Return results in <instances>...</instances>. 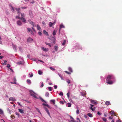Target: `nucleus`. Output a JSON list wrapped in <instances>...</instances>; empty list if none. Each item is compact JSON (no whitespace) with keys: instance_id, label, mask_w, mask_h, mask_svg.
<instances>
[{"instance_id":"423d86ee","label":"nucleus","mask_w":122,"mask_h":122,"mask_svg":"<svg viewBox=\"0 0 122 122\" xmlns=\"http://www.w3.org/2000/svg\"><path fill=\"white\" fill-rule=\"evenodd\" d=\"M91 102L92 104H97V103L96 102V101L95 100H91Z\"/></svg>"},{"instance_id":"2eb2a0df","label":"nucleus","mask_w":122,"mask_h":122,"mask_svg":"<svg viewBox=\"0 0 122 122\" xmlns=\"http://www.w3.org/2000/svg\"><path fill=\"white\" fill-rule=\"evenodd\" d=\"M37 30H39L40 31L41 30V27L39 25H37Z\"/></svg>"},{"instance_id":"0eeeda50","label":"nucleus","mask_w":122,"mask_h":122,"mask_svg":"<svg viewBox=\"0 0 122 122\" xmlns=\"http://www.w3.org/2000/svg\"><path fill=\"white\" fill-rule=\"evenodd\" d=\"M45 110L46 111V112H47L49 116H50V117H51L50 114V113L49 111L48 110V109L45 107Z\"/></svg>"},{"instance_id":"c85d7f7f","label":"nucleus","mask_w":122,"mask_h":122,"mask_svg":"<svg viewBox=\"0 0 122 122\" xmlns=\"http://www.w3.org/2000/svg\"><path fill=\"white\" fill-rule=\"evenodd\" d=\"M27 83L29 84H30L31 83V81L30 80L28 79L27 80Z\"/></svg>"},{"instance_id":"f03ea898","label":"nucleus","mask_w":122,"mask_h":122,"mask_svg":"<svg viewBox=\"0 0 122 122\" xmlns=\"http://www.w3.org/2000/svg\"><path fill=\"white\" fill-rule=\"evenodd\" d=\"M111 80H113L114 81H115V78L113 75H108L107 76L106 79V81Z\"/></svg>"},{"instance_id":"393cba45","label":"nucleus","mask_w":122,"mask_h":122,"mask_svg":"<svg viewBox=\"0 0 122 122\" xmlns=\"http://www.w3.org/2000/svg\"><path fill=\"white\" fill-rule=\"evenodd\" d=\"M65 28V26L63 25H61L60 26V29H61V28Z\"/></svg>"},{"instance_id":"f257e3e1","label":"nucleus","mask_w":122,"mask_h":122,"mask_svg":"<svg viewBox=\"0 0 122 122\" xmlns=\"http://www.w3.org/2000/svg\"><path fill=\"white\" fill-rule=\"evenodd\" d=\"M29 92L31 96L34 97L35 98L38 99L39 96L38 94L35 93L33 91L31 90Z\"/></svg>"},{"instance_id":"2f4dec72","label":"nucleus","mask_w":122,"mask_h":122,"mask_svg":"<svg viewBox=\"0 0 122 122\" xmlns=\"http://www.w3.org/2000/svg\"><path fill=\"white\" fill-rule=\"evenodd\" d=\"M55 30H54L53 33V35L54 36L56 35V31H55Z\"/></svg>"},{"instance_id":"680f3d73","label":"nucleus","mask_w":122,"mask_h":122,"mask_svg":"<svg viewBox=\"0 0 122 122\" xmlns=\"http://www.w3.org/2000/svg\"><path fill=\"white\" fill-rule=\"evenodd\" d=\"M16 79H14V83L15 84L16 83Z\"/></svg>"},{"instance_id":"052dcab7","label":"nucleus","mask_w":122,"mask_h":122,"mask_svg":"<svg viewBox=\"0 0 122 122\" xmlns=\"http://www.w3.org/2000/svg\"><path fill=\"white\" fill-rule=\"evenodd\" d=\"M63 93L62 92H61L59 93V95H61V96H63Z\"/></svg>"},{"instance_id":"6ab92c4d","label":"nucleus","mask_w":122,"mask_h":122,"mask_svg":"<svg viewBox=\"0 0 122 122\" xmlns=\"http://www.w3.org/2000/svg\"><path fill=\"white\" fill-rule=\"evenodd\" d=\"M51 41H52V43L55 44L56 43V39L55 38H53L52 39Z\"/></svg>"},{"instance_id":"58836bf2","label":"nucleus","mask_w":122,"mask_h":122,"mask_svg":"<svg viewBox=\"0 0 122 122\" xmlns=\"http://www.w3.org/2000/svg\"><path fill=\"white\" fill-rule=\"evenodd\" d=\"M49 68L52 70V71H54L55 70V69L54 68L51 67H50Z\"/></svg>"},{"instance_id":"864d4df0","label":"nucleus","mask_w":122,"mask_h":122,"mask_svg":"<svg viewBox=\"0 0 122 122\" xmlns=\"http://www.w3.org/2000/svg\"><path fill=\"white\" fill-rule=\"evenodd\" d=\"M66 81L69 84L70 83V81L69 80H67Z\"/></svg>"},{"instance_id":"603ef678","label":"nucleus","mask_w":122,"mask_h":122,"mask_svg":"<svg viewBox=\"0 0 122 122\" xmlns=\"http://www.w3.org/2000/svg\"><path fill=\"white\" fill-rule=\"evenodd\" d=\"M21 17H19V16H17L16 17V18H18V19H21Z\"/></svg>"},{"instance_id":"de8ad7c7","label":"nucleus","mask_w":122,"mask_h":122,"mask_svg":"<svg viewBox=\"0 0 122 122\" xmlns=\"http://www.w3.org/2000/svg\"><path fill=\"white\" fill-rule=\"evenodd\" d=\"M77 122H81L79 118H77L76 119Z\"/></svg>"},{"instance_id":"7c9ffc66","label":"nucleus","mask_w":122,"mask_h":122,"mask_svg":"<svg viewBox=\"0 0 122 122\" xmlns=\"http://www.w3.org/2000/svg\"><path fill=\"white\" fill-rule=\"evenodd\" d=\"M25 16V14L24 13L21 14V17H24Z\"/></svg>"},{"instance_id":"9d476101","label":"nucleus","mask_w":122,"mask_h":122,"mask_svg":"<svg viewBox=\"0 0 122 122\" xmlns=\"http://www.w3.org/2000/svg\"><path fill=\"white\" fill-rule=\"evenodd\" d=\"M29 15L31 17H33V15L32 14V12L31 11H29Z\"/></svg>"},{"instance_id":"a18cd8bd","label":"nucleus","mask_w":122,"mask_h":122,"mask_svg":"<svg viewBox=\"0 0 122 122\" xmlns=\"http://www.w3.org/2000/svg\"><path fill=\"white\" fill-rule=\"evenodd\" d=\"M114 113V112L113 111H112L110 112V113L111 114H113Z\"/></svg>"},{"instance_id":"72a5a7b5","label":"nucleus","mask_w":122,"mask_h":122,"mask_svg":"<svg viewBox=\"0 0 122 122\" xmlns=\"http://www.w3.org/2000/svg\"><path fill=\"white\" fill-rule=\"evenodd\" d=\"M66 40H64L62 44V45L63 46L66 43Z\"/></svg>"},{"instance_id":"473e14b6","label":"nucleus","mask_w":122,"mask_h":122,"mask_svg":"<svg viewBox=\"0 0 122 122\" xmlns=\"http://www.w3.org/2000/svg\"><path fill=\"white\" fill-rule=\"evenodd\" d=\"M58 46H56L55 47V50L56 51H57L58 49Z\"/></svg>"},{"instance_id":"ddd939ff","label":"nucleus","mask_w":122,"mask_h":122,"mask_svg":"<svg viewBox=\"0 0 122 122\" xmlns=\"http://www.w3.org/2000/svg\"><path fill=\"white\" fill-rule=\"evenodd\" d=\"M19 112L21 114L24 113V111L23 110L20 109H18Z\"/></svg>"},{"instance_id":"4d7b16f0","label":"nucleus","mask_w":122,"mask_h":122,"mask_svg":"<svg viewBox=\"0 0 122 122\" xmlns=\"http://www.w3.org/2000/svg\"><path fill=\"white\" fill-rule=\"evenodd\" d=\"M54 88L55 89H56L57 87V86L56 85H55L54 86Z\"/></svg>"},{"instance_id":"f8f14e48","label":"nucleus","mask_w":122,"mask_h":122,"mask_svg":"<svg viewBox=\"0 0 122 122\" xmlns=\"http://www.w3.org/2000/svg\"><path fill=\"white\" fill-rule=\"evenodd\" d=\"M42 49L43 51H48V49L47 48H46L44 47L42 48Z\"/></svg>"},{"instance_id":"4be33fe9","label":"nucleus","mask_w":122,"mask_h":122,"mask_svg":"<svg viewBox=\"0 0 122 122\" xmlns=\"http://www.w3.org/2000/svg\"><path fill=\"white\" fill-rule=\"evenodd\" d=\"M68 70L70 72H73V70L72 68L70 67L68 68Z\"/></svg>"},{"instance_id":"774afa93","label":"nucleus","mask_w":122,"mask_h":122,"mask_svg":"<svg viewBox=\"0 0 122 122\" xmlns=\"http://www.w3.org/2000/svg\"><path fill=\"white\" fill-rule=\"evenodd\" d=\"M116 122H121V121L120 120H117Z\"/></svg>"},{"instance_id":"412c9836","label":"nucleus","mask_w":122,"mask_h":122,"mask_svg":"<svg viewBox=\"0 0 122 122\" xmlns=\"http://www.w3.org/2000/svg\"><path fill=\"white\" fill-rule=\"evenodd\" d=\"M70 119L71 120V122H76L75 121L74 119V118L71 116L70 117Z\"/></svg>"},{"instance_id":"a211bd4d","label":"nucleus","mask_w":122,"mask_h":122,"mask_svg":"<svg viewBox=\"0 0 122 122\" xmlns=\"http://www.w3.org/2000/svg\"><path fill=\"white\" fill-rule=\"evenodd\" d=\"M43 33L44 34L46 35L47 36L48 35V33L46 31V30H44L43 31Z\"/></svg>"},{"instance_id":"dca6fc26","label":"nucleus","mask_w":122,"mask_h":122,"mask_svg":"<svg viewBox=\"0 0 122 122\" xmlns=\"http://www.w3.org/2000/svg\"><path fill=\"white\" fill-rule=\"evenodd\" d=\"M51 103L53 104H54L55 103V101L54 100H52L50 101Z\"/></svg>"},{"instance_id":"49530a36","label":"nucleus","mask_w":122,"mask_h":122,"mask_svg":"<svg viewBox=\"0 0 122 122\" xmlns=\"http://www.w3.org/2000/svg\"><path fill=\"white\" fill-rule=\"evenodd\" d=\"M48 89L50 91H52V87H48Z\"/></svg>"},{"instance_id":"c756f323","label":"nucleus","mask_w":122,"mask_h":122,"mask_svg":"<svg viewBox=\"0 0 122 122\" xmlns=\"http://www.w3.org/2000/svg\"><path fill=\"white\" fill-rule=\"evenodd\" d=\"M53 25V23L51 22H50L49 24V25L50 27H51L52 25Z\"/></svg>"},{"instance_id":"1a4fd4ad","label":"nucleus","mask_w":122,"mask_h":122,"mask_svg":"<svg viewBox=\"0 0 122 122\" xmlns=\"http://www.w3.org/2000/svg\"><path fill=\"white\" fill-rule=\"evenodd\" d=\"M17 24L19 25H22V23L21 22V21L20 20H18L17 21Z\"/></svg>"},{"instance_id":"4c0bfd02","label":"nucleus","mask_w":122,"mask_h":122,"mask_svg":"<svg viewBox=\"0 0 122 122\" xmlns=\"http://www.w3.org/2000/svg\"><path fill=\"white\" fill-rule=\"evenodd\" d=\"M22 62L20 61L17 63V64L18 65L21 64H22Z\"/></svg>"},{"instance_id":"3c124183","label":"nucleus","mask_w":122,"mask_h":122,"mask_svg":"<svg viewBox=\"0 0 122 122\" xmlns=\"http://www.w3.org/2000/svg\"><path fill=\"white\" fill-rule=\"evenodd\" d=\"M15 114L18 117H20V114L19 113H17V112H16Z\"/></svg>"},{"instance_id":"a878e982","label":"nucleus","mask_w":122,"mask_h":122,"mask_svg":"<svg viewBox=\"0 0 122 122\" xmlns=\"http://www.w3.org/2000/svg\"><path fill=\"white\" fill-rule=\"evenodd\" d=\"M95 107L94 108L92 107V106H91L90 107V109L92 110V111H94L95 110Z\"/></svg>"},{"instance_id":"6e6d98bb","label":"nucleus","mask_w":122,"mask_h":122,"mask_svg":"<svg viewBox=\"0 0 122 122\" xmlns=\"http://www.w3.org/2000/svg\"><path fill=\"white\" fill-rule=\"evenodd\" d=\"M13 47L14 48L16 49V45H13Z\"/></svg>"},{"instance_id":"0e129e2a","label":"nucleus","mask_w":122,"mask_h":122,"mask_svg":"<svg viewBox=\"0 0 122 122\" xmlns=\"http://www.w3.org/2000/svg\"><path fill=\"white\" fill-rule=\"evenodd\" d=\"M21 8L23 9H24L26 8V7H21Z\"/></svg>"},{"instance_id":"9b49d317","label":"nucleus","mask_w":122,"mask_h":122,"mask_svg":"<svg viewBox=\"0 0 122 122\" xmlns=\"http://www.w3.org/2000/svg\"><path fill=\"white\" fill-rule=\"evenodd\" d=\"M33 41V40L30 37L28 38L27 41L28 42H30Z\"/></svg>"},{"instance_id":"6e6552de","label":"nucleus","mask_w":122,"mask_h":122,"mask_svg":"<svg viewBox=\"0 0 122 122\" xmlns=\"http://www.w3.org/2000/svg\"><path fill=\"white\" fill-rule=\"evenodd\" d=\"M28 22L30 24H31L33 26H34V23L32 22V21H31L30 20H28Z\"/></svg>"},{"instance_id":"f704fd0d","label":"nucleus","mask_w":122,"mask_h":122,"mask_svg":"<svg viewBox=\"0 0 122 122\" xmlns=\"http://www.w3.org/2000/svg\"><path fill=\"white\" fill-rule=\"evenodd\" d=\"M27 30H28V32H29L30 31L31 32L32 30L30 28H27Z\"/></svg>"},{"instance_id":"4468645a","label":"nucleus","mask_w":122,"mask_h":122,"mask_svg":"<svg viewBox=\"0 0 122 122\" xmlns=\"http://www.w3.org/2000/svg\"><path fill=\"white\" fill-rule=\"evenodd\" d=\"M81 95L83 96H85L86 94V92H83L81 93Z\"/></svg>"},{"instance_id":"37998d69","label":"nucleus","mask_w":122,"mask_h":122,"mask_svg":"<svg viewBox=\"0 0 122 122\" xmlns=\"http://www.w3.org/2000/svg\"><path fill=\"white\" fill-rule=\"evenodd\" d=\"M7 67L8 69L10 68V65L9 64H8L7 65Z\"/></svg>"},{"instance_id":"39448f33","label":"nucleus","mask_w":122,"mask_h":122,"mask_svg":"<svg viewBox=\"0 0 122 122\" xmlns=\"http://www.w3.org/2000/svg\"><path fill=\"white\" fill-rule=\"evenodd\" d=\"M114 81H113L111 80H108V81H106V83H107V84L111 85L113 83Z\"/></svg>"},{"instance_id":"bf43d9fd","label":"nucleus","mask_w":122,"mask_h":122,"mask_svg":"<svg viewBox=\"0 0 122 122\" xmlns=\"http://www.w3.org/2000/svg\"><path fill=\"white\" fill-rule=\"evenodd\" d=\"M109 119H111L113 118V116H111L110 117H109Z\"/></svg>"},{"instance_id":"338daca9","label":"nucleus","mask_w":122,"mask_h":122,"mask_svg":"<svg viewBox=\"0 0 122 122\" xmlns=\"http://www.w3.org/2000/svg\"><path fill=\"white\" fill-rule=\"evenodd\" d=\"M4 61V62L5 64L6 65V64L7 61L5 60V61Z\"/></svg>"},{"instance_id":"f3484780","label":"nucleus","mask_w":122,"mask_h":122,"mask_svg":"<svg viewBox=\"0 0 122 122\" xmlns=\"http://www.w3.org/2000/svg\"><path fill=\"white\" fill-rule=\"evenodd\" d=\"M20 20H22L23 22L26 23V20L24 17H21Z\"/></svg>"},{"instance_id":"b1692460","label":"nucleus","mask_w":122,"mask_h":122,"mask_svg":"<svg viewBox=\"0 0 122 122\" xmlns=\"http://www.w3.org/2000/svg\"><path fill=\"white\" fill-rule=\"evenodd\" d=\"M67 106L68 107H71V104L69 103H68L66 104Z\"/></svg>"},{"instance_id":"69168bd1","label":"nucleus","mask_w":122,"mask_h":122,"mask_svg":"<svg viewBox=\"0 0 122 122\" xmlns=\"http://www.w3.org/2000/svg\"><path fill=\"white\" fill-rule=\"evenodd\" d=\"M60 102L62 104H64V102L63 101H60Z\"/></svg>"},{"instance_id":"e2e57ef3","label":"nucleus","mask_w":122,"mask_h":122,"mask_svg":"<svg viewBox=\"0 0 122 122\" xmlns=\"http://www.w3.org/2000/svg\"><path fill=\"white\" fill-rule=\"evenodd\" d=\"M43 86H44L43 83V82H42L41 83V87H42Z\"/></svg>"},{"instance_id":"7ed1b4c3","label":"nucleus","mask_w":122,"mask_h":122,"mask_svg":"<svg viewBox=\"0 0 122 122\" xmlns=\"http://www.w3.org/2000/svg\"><path fill=\"white\" fill-rule=\"evenodd\" d=\"M20 9V8H16L12 7V9H11V10L13 12H15V10H16L17 11V13L19 15H20V12L19 11Z\"/></svg>"},{"instance_id":"cd10ccee","label":"nucleus","mask_w":122,"mask_h":122,"mask_svg":"<svg viewBox=\"0 0 122 122\" xmlns=\"http://www.w3.org/2000/svg\"><path fill=\"white\" fill-rule=\"evenodd\" d=\"M38 73L39 75H41L42 74L43 72L40 70H39L38 71Z\"/></svg>"},{"instance_id":"a19ab883","label":"nucleus","mask_w":122,"mask_h":122,"mask_svg":"<svg viewBox=\"0 0 122 122\" xmlns=\"http://www.w3.org/2000/svg\"><path fill=\"white\" fill-rule=\"evenodd\" d=\"M36 108L37 110V111H38V112H39V113H41V112L40 111L39 109L38 108Z\"/></svg>"},{"instance_id":"aec40b11","label":"nucleus","mask_w":122,"mask_h":122,"mask_svg":"<svg viewBox=\"0 0 122 122\" xmlns=\"http://www.w3.org/2000/svg\"><path fill=\"white\" fill-rule=\"evenodd\" d=\"M105 104L107 105H108L110 104V102L109 101H107L106 102Z\"/></svg>"},{"instance_id":"8fccbe9b","label":"nucleus","mask_w":122,"mask_h":122,"mask_svg":"<svg viewBox=\"0 0 122 122\" xmlns=\"http://www.w3.org/2000/svg\"><path fill=\"white\" fill-rule=\"evenodd\" d=\"M38 34L40 36H42V34L41 32H39L38 33Z\"/></svg>"},{"instance_id":"e433bc0d","label":"nucleus","mask_w":122,"mask_h":122,"mask_svg":"<svg viewBox=\"0 0 122 122\" xmlns=\"http://www.w3.org/2000/svg\"><path fill=\"white\" fill-rule=\"evenodd\" d=\"M70 93L69 92H68L67 94V95L68 98H69Z\"/></svg>"},{"instance_id":"20e7f679","label":"nucleus","mask_w":122,"mask_h":122,"mask_svg":"<svg viewBox=\"0 0 122 122\" xmlns=\"http://www.w3.org/2000/svg\"><path fill=\"white\" fill-rule=\"evenodd\" d=\"M43 102H45V103H43L42 104V105L43 106H47L48 107V108H51V107H50V106H49L47 104V103L45 102L44 100H41Z\"/></svg>"},{"instance_id":"c9c22d12","label":"nucleus","mask_w":122,"mask_h":122,"mask_svg":"<svg viewBox=\"0 0 122 122\" xmlns=\"http://www.w3.org/2000/svg\"><path fill=\"white\" fill-rule=\"evenodd\" d=\"M45 44L49 46L50 47L51 46V44L50 43H48L46 42H45Z\"/></svg>"},{"instance_id":"ea45409f","label":"nucleus","mask_w":122,"mask_h":122,"mask_svg":"<svg viewBox=\"0 0 122 122\" xmlns=\"http://www.w3.org/2000/svg\"><path fill=\"white\" fill-rule=\"evenodd\" d=\"M49 95V93L48 92H47L45 94V96L46 97H48Z\"/></svg>"},{"instance_id":"5fc2aeb1","label":"nucleus","mask_w":122,"mask_h":122,"mask_svg":"<svg viewBox=\"0 0 122 122\" xmlns=\"http://www.w3.org/2000/svg\"><path fill=\"white\" fill-rule=\"evenodd\" d=\"M76 113L77 114H78L79 112V111L78 109H77L76 110Z\"/></svg>"},{"instance_id":"13d9d810","label":"nucleus","mask_w":122,"mask_h":122,"mask_svg":"<svg viewBox=\"0 0 122 122\" xmlns=\"http://www.w3.org/2000/svg\"><path fill=\"white\" fill-rule=\"evenodd\" d=\"M97 114L98 115H101L102 114L101 113H100L99 112H97Z\"/></svg>"},{"instance_id":"bb28decb","label":"nucleus","mask_w":122,"mask_h":122,"mask_svg":"<svg viewBox=\"0 0 122 122\" xmlns=\"http://www.w3.org/2000/svg\"><path fill=\"white\" fill-rule=\"evenodd\" d=\"M3 114V112L2 110L0 108V114L2 115Z\"/></svg>"},{"instance_id":"c03bdc74","label":"nucleus","mask_w":122,"mask_h":122,"mask_svg":"<svg viewBox=\"0 0 122 122\" xmlns=\"http://www.w3.org/2000/svg\"><path fill=\"white\" fill-rule=\"evenodd\" d=\"M29 75H30L29 76L31 77H32L33 75V74H32V73L30 75V74L29 73Z\"/></svg>"},{"instance_id":"09e8293b","label":"nucleus","mask_w":122,"mask_h":122,"mask_svg":"<svg viewBox=\"0 0 122 122\" xmlns=\"http://www.w3.org/2000/svg\"><path fill=\"white\" fill-rule=\"evenodd\" d=\"M103 120L105 122H106L107 121L105 117H103L102 118Z\"/></svg>"},{"instance_id":"79ce46f5","label":"nucleus","mask_w":122,"mask_h":122,"mask_svg":"<svg viewBox=\"0 0 122 122\" xmlns=\"http://www.w3.org/2000/svg\"><path fill=\"white\" fill-rule=\"evenodd\" d=\"M65 72L68 74H71V72H69L67 71H65Z\"/></svg>"},{"instance_id":"5701e85b","label":"nucleus","mask_w":122,"mask_h":122,"mask_svg":"<svg viewBox=\"0 0 122 122\" xmlns=\"http://www.w3.org/2000/svg\"><path fill=\"white\" fill-rule=\"evenodd\" d=\"M87 115L89 117H93L92 114L90 113H88L87 114Z\"/></svg>"}]
</instances>
